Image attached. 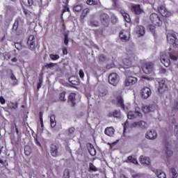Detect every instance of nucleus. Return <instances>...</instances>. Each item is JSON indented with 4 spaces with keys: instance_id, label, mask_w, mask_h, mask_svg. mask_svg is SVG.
<instances>
[{
    "instance_id": "obj_62",
    "label": "nucleus",
    "mask_w": 178,
    "mask_h": 178,
    "mask_svg": "<svg viewBox=\"0 0 178 178\" xmlns=\"http://www.w3.org/2000/svg\"><path fill=\"white\" fill-rule=\"evenodd\" d=\"M11 109H17V104H13L11 106H10Z\"/></svg>"
},
{
    "instance_id": "obj_1",
    "label": "nucleus",
    "mask_w": 178,
    "mask_h": 178,
    "mask_svg": "<svg viewBox=\"0 0 178 178\" xmlns=\"http://www.w3.org/2000/svg\"><path fill=\"white\" fill-rule=\"evenodd\" d=\"M169 56L166 54H161L160 60L165 67H168L170 65V60H177V56L175 55V53L172 51L168 52Z\"/></svg>"
},
{
    "instance_id": "obj_57",
    "label": "nucleus",
    "mask_w": 178,
    "mask_h": 178,
    "mask_svg": "<svg viewBox=\"0 0 178 178\" xmlns=\"http://www.w3.org/2000/svg\"><path fill=\"white\" fill-rule=\"evenodd\" d=\"M74 130H76L74 127L70 128L68 129L69 134H73V133H74Z\"/></svg>"
},
{
    "instance_id": "obj_22",
    "label": "nucleus",
    "mask_w": 178,
    "mask_h": 178,
    "mask_svg": "<svg viewBox=\"0 0 178 178\" xmlns=\"http://www.w3.org/2000/svg\"><path fill=\"white\" fill-rule=\"evenodd\" d=\"M68 81L72 86H79V79L74 76L70 77Z\"/></svg>"
},
{
    "instance_id": "obj_45",
    "label": "nucleus",
    "mask_w": 178,
    "mask_h": 178,
    "mask_svg": "<svg viewBox=\"0 0 178 178\" xmlns=\"http://www.w3.org/2000/svg\"><path fill=\"white\" fill-rule=\"evenodd\" d=\"M90 26H94L95 27H98L99 22H98V21H97V20L92 19L90 22Z\"/></svg>"
},
{
    "instance_id": "obj_61",
    "label": "nucleus",
    "mask_w": 178,
    "mask_h": 178,
    "mask_svg": "<svg viewBox=\"0 0 178 178\" xmlns=\"http://www.w3.org/2000/svg\"><path fill=\"white\" fill-rule=\"evenodd\" d=\"M24 13L26 16H30V11H29V10L24 9Z\"/></svg>"
},
{
    "instance_id": "obj_28",
    "label": "nucleus",
    "mask_w": 178,
    "mask_h": 178,
    "mask_svg": "<svg viewBox=\"0 0 178 178\" xmlns=\"http://www.w3.org/2000/svg\"><path fill=\"white\" fill-rule=\"evenodd\" d=\"M137 33L138 34H139V35H144V34H145V29L144 28V26H138L137 27Z\"/></svg>"
},
{
    "instance_id": "obj_23",
    "label": "nucleus",
    "mask_w": 178,
    "mask_h": 178,
    "mask_svg": "<svg viewBox=\"0 0 178 178\" xmlns=\"http://www.w3.org/2000/svg\"><path fill=\"white\" fill-rule=\"evenodd\" d=\"M8 73H10V78L13 81V86L17 85V79H16L15 74H13V70H9Z\"/></svg>"
},
{
    "instance_id": "obj_24",
    "label": "nucleus",
    "mask_w": 178,
    "mask_h": 178,
    "mask_svg": "<svg viewBox=\"0 0 178 178\" xmlns=\"http://www.w3.org/2000/svg\"><path fill=\"white\" fill-rule=\"evenodd\" d=\"M140 163H143V165H149V158L145 156H140Z\"/></svg>"
},
{
    "instance_id": "obj_6",
    "label": "nucleus",
    "mask_w": 178,
    "mask_h": 178,
    "mask_svg": "<svg viewBox=\"0 0 178 178\" xmlns=\"http://www.w3.org/2000/svg\"><path fill=\"white\" fill-rule=\"evenodd\" d=\"M131 10L135 13V15H141L142 13H144V10L141 8V6L139 4H131Z\"/></svg>"
},
{
    "instance_id": "obj_37",
    "label": "nucleus",
    "mask_w": 178,
    "mask_h": 178,
    "mask_svg": "<svg viewBox=\"0 0 178 178\" xmlns=\"http://www.w3.org/2000/svg\"><path fill=\"white\" fill-rule=\"evenodd\" d=\"M128 161H129L131 163H135L136 165L138 164V161H137V159L133 158V156H129L128 157Z\"/></svg>"
},
{
    "instance_id": "obj_20",
    "label": "nucleus",
    "mask_w": 178,
    "mask_h": 178,
    "mask_svg": "<svg viewBox=\"0 0 178 178\" xmlns=\"http://www.w3.org/2000/svg\"><path fill=\"white\" fill-rule=\"evenodd\" d=\"M12 32L17 35H19L20 33H19V20L16 19L13 25Z\"/></svg>"
},
{
    "instance_id": "obj_19",
    "label": "nucleus",
    "mask_w": 178,
    "mask_h": 178,
    "mask_svg": "<svg viewBox=\"0 0 178 178\" xmlns=\"http://www.w3.org/2000/svg\"><path fill=\"white\" fill-rule=\"evenodd\" d=\"M159 92H165V91L168 90V85H166V82L164 80H162L160 82H159Z\"/></svg>"
},
{
    "instance_id": "obj_56",
    "label": "nucleus",
    "mask_w": 178,
    "mask_h": 178,
    "mask_svg": "<svg viewBox=\"0 0 178 178\" xmlns=\"http://www.w3.org/2000/svg\"><path fill=\"white\" fill-rule=\"evenodd\" d=\"M79 74L81 79H84V72L83 71V70H79Z\"/></svg>"
},
{
    "instance_id": "obj_21",
    "label": "nucleus",
    "mask_w": 178,
    "mask_h": 178,
    "mask_svg": "<svg viewBox=\"0 0 178 178\" xmlns=\"http://www.w3.org/2000/svg\"><path fill=\"white\" fill-rule=\"evenodd\" d=\"M104 133L106 134V136L112 137V136L115 134V129H113L112 127H108L105 129Z\"/></svg>"
},
{
    "instance_id": "obj_50",
    "label": "nucleus",
    "mask_w": 178,
    "mask_h": 178,
    "mask_svg": "<svg viewBox=\"0 0 178 178\" xmlns=\"http://www.w3.org/2000/svg\"><path fill=\"white\" fill-rule=\"evenodd\" d=\"M15 47L16 49H17L18 51H22V43H20V42H16V43H15Z\"/></svg>"
},
{
    "instance_id": "obj_25",
    "label": "nucleus",
    "mask_w": 178,
    "mask_h": 178,
    "mask_svg": "<svg viewBox=\"0 0 178 178\" xmlns=\"http://www.w3.org/2000/svg\"><path fill=\"white\" fill-rule=\"evenodd\" d=\"M154 172L158 178H166V174L161 170H156Z\"/></svg>"
},
{
    "instance_id": "obj_41",
    "label": "nucleus",
    "mask_w": 178,
    "mask_h": 178,
    "mask_svg": "<svg viewBox=\"0 0 178 178\" xmlns=\"http://www.w3.org/2000/svg\"><path fill=\"white\" fill-rule=\"evenodd\" d=\"M49 58L51 60H58L59 59V55L58 54H49Z\"/></svg>"
},
{
    "instance_id": "obj_33",
    "label": "nucleus",
    "mask_w": 178,
    "mask_h": 178,
    "mask_svg": "<svg viewBox=\"0 0 178 178\" xmlns=\"http://www.w3.org/2000/svg\"><path fill=\"white\" fill-rule=\"evenodd\" d=\"M22 2L25 6H31L33 5V0H22Z\"/></svg>"
},
{
    "instance_id": "obj_4",
    "label": "nucleus",
    "mask_w": 178,
    "mask_h": 178,
    "mask_svg": "<svg viewBox=\"0 0 178 178\" xmlns=\"http://www.w3.org/2000/svg\"><path fill=\"white\" fill-rule=\"evenodd\" d=\"M108 82L114 87H116L119 83V76L116 73H111L108 76Z\"/></svg>"
},
{
    "instance_id": "obj_16",
    "label": "nucleus",
    "mask_w": 178,
    "mask_h": 178,
    "mask_svg": "<svg viewBox=\"0 0 178 178\" xmlns=\"http://www.w3.org/2000/svg\"><path fill=\"white\" fill-rule=\"evenodd\" d=\"M100 20L103 24V26H108L109 25V15L106 14V13H103L100 16Z\"/></svg>"
},
{
    "instance_id": "obj_48",
    "label": "nucleus",
    "mask_w": 178,
    "mask_h": 178,
    "mask_svg": "<svg viewBox=\"0 0 178 178\" xmlns=\"http://www.w3.org/2000/svg\"><path fill=\"white\" fill-rule=\"evenodd\" d=\"M135 115L139 116V118H141V116H143V114L140 111V108L138 107L135 108Z\"/></svg>"
},
{
    "instance_id": "obj_9",
    "label": "nucleus",
    "mask_w": 178,
    "mask_h": 178,
    "mask_svg": "<svg viewBox=\"0 0 178 178\" xmlns=\"http://www.w3.org/2000/svg\"><path fill=\"white\" fill-rule=\"evenodd\" d=\"M134 54L133 52L128 53V58H124L123 60V64L124 66H127V67H130L131 66V60L134 59Z\"/></svg>"
},
{
    "instance_id": "obj_32",
    "label": "nucleus",
    "mask_w": 178,
    "mask_h": 178,
    "mask_svg": "<svg viewBox=\"0 0 178 178\" xmlns=\"http://www.w3.org/2000/svg\"><path fill=\"white\" fill-rule=\"evenodd\" d=\"M56 66V63H46L44 65H43L42 69H52V67H55Z\"/></svg>"
},
{
    "instance_id": "obj_31",
    "label": "nucleus",
    "mask_w": 178,
    "mask_h": 178,
    "mask_svg": "<svg viewBox=\"0 0 178 178\" xmlns=\"http://www.w3.org/2000/svg\"><path fill=\"white\" fill-rule=\"evenodd\" d=\"M50 124L51 127L54 129L56 126V121L55 120V115H51L50 116Z\"/></svg>"
},
{
    "instance_id": "obj_8",
    "label": "nucleus",
    "mask_w": 178,
    "mask_h": 178,
    "mask_svg": "<svg viewBox=\"0 0 178 178\" xmlns=\"http://www.w3.org/2000/svg\"><path fill=\"white\" fill-rule=\"evenodd\" d=\"M158 10L163 17H170L172 16V13L168 11L165 6H161L159 7Z\"/></svg>"
},
{
    "instance_id": "obj_2",
    "label": "nucleus",
    "mask_w": 178,
    "mask_h": 178,
    "mask_svg": "<svg viewBox=\"0 0 178 178\" xmlns=\"http://www.w3.org/2000/svg\"><path fill=\"white\" fill-rule=\"evenodd\" d=\"M167 40L170 44H172L174 48L178 47V40L175 33H168Z\"/></svg>"
},
{
    "instance_id": "obj_10",
    "label": "nucleus",
    "mask_w": 178,
    "mask_h": 178,
    "mask_svg": "<svg viewBox=\"0 0 178 178\" xmlns=\"http://www.w3.org/2000/svg\"><path fill=\"white\" fill-rule=\"evenodd\" d=\"M134 127H140V129H142L143 130H144L147 129V127H148V124H147V122H145V121L141 120L136 122H134L131 125V129Z\"/></svg>"
},
{
    "instance_id": "obj_42",
    "label": "nucleus",
    "mask_w": 178,
    "mask_h": 178,
    "mask_svg": "<svg viewBox=\"0 0 178 178\" xmlns=\"http://www.w3.org/2000/svg\"><path fill=\"white\" fill-rule=\"evenodd\" d=\"M42 86V74L39 75V82L38 83V90H40V88Z\"/></svg>"
},
{
    "instance_id": "obj_54",
    "label": "nucleus",
    "mask_w": 178,
    "mask_h": 178,
    "mask_svg": "<svg viewBox=\"0 0 178 178\" xmlns=\"http://www.w3.org/2000/svg\"><path fill=\"white\" fill-rule=\"evenodd\" d=\"M64 44L65 45H67L69 44V36L66 34L65 35Z\"/></svg>"
},
{
    "instance_id": "obj_49",
    "label": "nucleus",
    "mask_w": 178,
    "mask_h": 178,
    "mask_svg": "<svg viewBox=\"0 0 178 178\" xmlns=\"http://www.w3.org/2000/svg\"><path fill=\"white\" fill-rule=\"evenodd\" d=\"M86 3L88 5H98V1L94 0H87Z\"/></svg>"
},
{
    "instance_id": "obj_7",
    "label": "nucleus",
    "mask_w": 178,
    "mask_h": 178,
    "mask_svg": "<svg viewBox=\"0 0 178 178\" xmlns=\"http://www.w3.org/2000/svg\"><path fill=\"white\" fill-rule=\"evenodd\" d=\"M164 145L165 147V152L166 158L167 159H169V158H170V156L173 155V152L172 151V145L168 141H165L164 143Z\"/></svg>"
},
{
    "instance_id": "obj_52",
    "label": "nucleus",
    "mask_w": 178,
    "mask_h": 178,
    "mask_svg": "<svg viewBox=\"0 0 178 178\" xmlns=\"http://www.w3.org/2000/svg\"><path fill=\"white\" fill-rule=\"evenodd\" d=\"M99 60L100 62H105V60H106V56H105V55H104V54H101L99 56Z\"/></svg>"
},
{
    "instance_id": "obj_13",
    "label": "nucleus",
    "mask_w": 178,
    "mask_h": 178,
    "mask_svg": "<svg viewBox=\"0 0 178 178\" xmlns=\"http://www.w3.org/2000/svg\"><path fill=\"white\" fill-rule=\"evenodd\" d=\"M137 83V78L134 76H128L126 78L124 84L125 87H129V86H133Z\"/></svg>"
},
{
    "instance_id": "obj_26",
    "label": "nucleus",
    "mask_w": 178,
    "mask_h": 178,
    "mask_svg": "<svg viewBox=\"0 0 178 178\" xmlns=\"http://www.w3.org/2000/svg\"><path fill=\"white\" fill-rule=\"evenodd\" d=\"M88 152L92 156H94L97 154V150H95V148H94V145L90 144L88 147Z\"/></svg>"
},
{
    "instance_id": "obj_40",
    "label": "nucleus",
    "mask_w": 178,
    "mask_h": 178,
    "mask_svg": "<svg viewBox=\"0 0 178 178\" xmlns=\"http://www.w3.org/2000/svg\"><path fill=\"white\" fill-rule=\"evenodd\" d=\"M127 118L129 120L135 119L136 115H134V113L133 111H129L127 113Z\"/></svg>"
},
{
    "instance_id": "obj_14",
    "label": "nucleus",
    "mask_w": 178,
    "mask_h": 178,
    "mask_svg": "<svg viewBox=\"0 0 178 178\" xmlns=\"http://www.w3.org/2000/svg\"><path fill=\"white\" fill-rule=\"evenodd\" d=\"M158 134L155 131V130H150L148 131L146 134L145 137L147 140H156Z\"/></svg>"
},
{
    "instance_id": "obj_47",
    "label": "nucleus",
    "mask_w": 178,
    "mask_h": 178,
    "mask_svg": "<svg viewBox=\"0 0 178 178\" xmlns=\"http://www.w3.org/2000/svg\"><path fill=\"white\" fill-rule=\"evenodd\" d=\"M11 143L13 145H17L19 144V142L17 140H16V138L13 135L11 136Z\"/></svg>"
},
{
    "instance_id": "obj_5",
    "label": "nucleus",
    "mask_w": 178,
    "mask_h": 178,
    "mask_svg": "<svg viewBox=\"0 0 178 178\" xmlns=\"http://www.w3.org/2000/svg\"><path fill=\"white\" fill-rule=\"evenodd\" d=\"M143 70L145 74H149L154 72V64L152 63H147L144 65Z\"/></svg>"
},
{
    "instance_id": "obj_53",
    "label": "nucleus",
    "mask_w": 178,
    "mask_h": 178,
    "mask_svg": "<svg viewBox=\"0 0 178 178\" xmlns=\"http://www.w3.org/2000/svg\"><path fill=\"white\" fill-rule=\"evenodd\" d=\"M111 23H113V24H116V23H118V17H116V16L111 17Z\"/></svg>"
},
{
    "instance_id": "obj_30",
    "label": "nucleus",
    "mask_w": 178,
    "mask_h": 178,
    "mask_svg": "<svg viewBox=\"0 0 178 178\" xmlns=\"http://www.w3.org/2000/svg\"><path fill=\"white\" fill-rule=\"evenodd\" d=\"M33 150L31 149V147L26 145L24 147V154L26 155V156H29L31 154V152Z\"/></svg>"
},
{
    "instance_id": "obj_29",
    "label": "nucleus",
    "mask_w": 178,
    "mask_h": 178,
    "mask_svg": "<svg viewBox=\"0 0 178 178\" xmlns=\"http://www.w3.org/2000/svg\"><path fill=\"white\" fill-rule=\"evenodd\" d=\"M117 101H118V105H120V106L122 109H124V101L123 100V97H122L121 96H118L117 97Z\"/></svg>"
},
{
    "instance_id": "obj_64",
    "label": "nucleus",
    "mask_w": 178,
    "mask_h": 178,
    "mask_svg": "<svg viewBox=\"0 0 178 178\" xmlns=\"http://www.w3.org/2000/svg\"><path fill=\"white\" fill-rule=\"evenodd\" d=\"M175 133L176 136H178V128H177V126L175 127Z\"/></svg>"
},
{
    "instance_id": "obj_35",
    "label": "nucleus",
    "mask_w": 178,
    "mask_h": 178,
    "mask_svg": "<svg viewBox=\"0 0 178 178\" xmlns=\"http://www.w3.org/2000/svg\"><path fill=\"white\" fill-rule=\"evenodd\" d=\"M89 169H90V170H92V172L98 171V168H97V167H95V165L92 164V163H89Z\"/></svg>"
},
{
    "instance_id": "obj_3",
    "label": "nucleus",
    "mask_w": 178,
    "mask_h": 178,
    "mask_svg": "<svg viewBox=\"0 0 178 178\" xmlns=\"http://www.w3.org/2000/svg\"><path fill=\"white\" fill-rule=\"evenodd\" d=\"M150 21L154 26H162V20L156 13H152L149 16Z\"/></svg>"
},
{
    "instance_id": "obj_59",
    "label": "nucleus",
    "mask_w": 178,
    "mask_h": 178,
    "mask_svg": "<svg viewBox=\"0 0 178 178\" xmlns=\"http://www.w3.org/2000/svg\"><path fill=\"white\" fill-rule=\"evenodd\" d=\"M173 111H178V102H175L172 107Z\"/></svg>"
},
{
    "instance_id": "obj_11",
    "label": "nucleus",
    "mask_w": 178,
    "mask_h": 178,
    "mask_svg": "<svg viewBox=\"0 0 178 178\" xmlns=\"http://www.w3.org/2000/svg\"><path fill=\"white\" fill-rule=\"evenodd\" d=\"M151 94H152V92H151V89L148 87H145L141 90V97L143 99L149 98V97H151Z\"/></svg>"
},
{
    "instance_id": "obj_46",
    "label": "nucleus",
    "mask_w": 178,
    "mask_h": 178,
    "mask_svg": "<svg viewBox=\"0 0 178 178\" xmlns=\"http://www.w3.org/2000/svg\"><path fill=\"white\" fill-rule=\"evenodd\" d=\"M113 118H117L118 119H120V111H115L113 113Z\"/></svg>"
},
{
    "instance_id": "obj_27",
    "label": "nucleus",
    "mask_w": 178,
    "mask_h": 178,
    "mask_svg": "<svg viewBox=\"0 0 178 178\" xmlns=\"http://www.w3.org/2000/svg\"><path fill=\"white\" fill-rule=\"evenodd\" d=\"M69 101L72 104V106H74L76 105V94L75 93H71L69 96Z\"/></svg>"
},
{
    "instance_id": "obj_43",
    "label": "nucleus",
    "mask_w": 178,
    "mask_h": 178,
    "mask_svg": "<svg viewBox=\"0 0 178 178\" xmlns=\"http://www.w3.org/2000/svg\"><path fill=\"white\" fill-rule=\"evenodd\" d=\"M70 171L69 169H66L64 170L63 178H70Z\"/></svg>"
},
{
    "instance_id": "obj_51",
    "label": "nucleus",
    "mask_w": 178,
    "mask_h": 178,
    "mask_svg": "<svg viewBox=\"0 0 178 178\" xmlns=\"http://www.w3.org/2000/svg\"><path fill=\"white\" fill-rule=\"evenodd\" d=\"M149 29L152 33V34H155V25H149Z\"/></svg>"
},
{
    "instance_id": "obj_18",
    "label": "nucleus",
    "mask_w": 178,
    "mask_h": 178,
    "mask_svg": "<svg viewBox=\"0 0 178 178\" xmlns=\"http://www.w3.org/2000/svg\"><path fill=\"white\" fill-rule=\"evenodd\" d=\"M142 111L144 113H149V112H154L155 111V106L154 105L143 106Z\"/></svg>"
},
{
    "instance_id": "obj_36",
    "label": "nucleus",
    "mask_w": 178,
    "mask_h": 178,
    "mask_svg": "<svg viewBox=\"0 0 178 178\" xmlns=\"http://www.w3.org/2000/svg\"><path fill=\"white\" fill-rule=\"evenodd\" d=\"M170 172H171L172 176V178H177V177H178V173H177V172L176 171V169H175V168H171Z\"/></svg>"
},
{
    "instance_id": "obj_12",
    "label": "nucleus",
    "mask_w": 178,
    "mask_h": 178,
    "mask_svg": "<svg viewBox=\"0 0 178 178\" xmlns=\"http://www.w3.org/2000/svg\"><path fill=\"white\" fill-rule=\"evenodd\" d=\"M50 154L51 156H54V158L59 156V146L52 144L51 145Z\"/></svg>"
},
{
    "instance_id": "obj_15",
    "label": "nucleus",
    "mask_w": 178,
    "mask_h": 178,
    "mask_svg": "<svg viewBox=\"0 0 178 178\" xmlns=\"http://www.w3.org/2000/svg\"><path fill=\"white\" fill-rule=\"evenodd\" d=\"M27 44L30 49H34L35 48V38L33 36V35H31L29 37Z\"/></svg>"
},
{
    "instance_id": "obj_17",
    "label": "nucleus",
    "mask_w": 178,
    "mask_h": 178,
    "mask_svg": "<svg viewBox=\"0 0 178 178\" xmlns=\"http://www.w3.org/2000/svg\"><path fill=\"white\" fill-rule=\"evenodd\" d=\"M120 38L122 41H129L130 39V33L127 31H123L120 33Z\"/></svg>"
},
{
    "instance_id": "obj_38",
    "label": "nucleus",
    "mask_w": 178,
    "mask_h": 178,
    "mask_svg": "<svg viewBox=\"0 0 178 178\" xmlns=\"http://www.w3.org/2000/svg\"><path fill=\"white\" fill-rule=\"evenodd\" d=\"M122 16H123L125 22H127V23H130V15H129V14L124 13L122 14Z\"/></svg>"
},
{
    "instance_id": "obj_60",
    "label": "nucleus",
    "mask_w": 178,
    "mask_h": 178,
    "mask_svg": "<svg viewBox=\"0 0 178 178\" xmlns=\"http://www.w3.org/2000/svg\"><path fill=\"white\" fill-rule=\"evenodd\" d=\"M129 126V120H127L124 124V133L126 131V128Z\"/></svg>"
},
{
    "instance_id": "obj_63",
    "label": "nucleus",
    "mask_w": 178,
    "mask_h": 178,
    "mask_svg": "<svg viewBox=\"0 0 178 178\" xmlns=\"http://www.w3.org/2000/svg\"><path fill=\"white\" fill-rule=\"evenodd\" d=\"M63 55H67V49L64 48L63 49Z\"/></svg>"
},
{
    "instance_id": "obj_44",
    "label": "nucleus",
    "mask_w": 178,
    "mask_h": 178,
    "mask_svg": "<svg viewBox=\"0 0 178 178\" xmlns=\"http://www.w3.org/2000/svg\"><path fill=\"white\" fill-rule=\"evenodd\" d=\"M65 95H66V92H62L60 94V97H59L60 100V101H63V102L66 101Z\"/></svg>"
},
{
    "instance_id": "obj_58",
    "label": "nucleus",
    "mask_w": 178,
    "mask_h": 178,
    "mask_svg": "<svg viewBox=\"0 0 178 178\" xmlns=\"http://www.w3.org/2000/svg\"><path fill=\"white\" fill-rule=\"evenodd\" d=\"M0 102L2 104V105L5 104L6 101L5 100V98L1 96L0 97Z\"/></svg>"
},
{
    "instance_id": "obj_55",
    "label": "nucleus",
    "mask_w": 178,
    "mask_h": 178,
    "mask_svg": "<svg viewBox=\"0 0 178 178\" xmlns=\"http://www.w3.org/2000/svg\"><path fill=\"white\" fill-rule=\"evenodd\" d=\"M106 94H108V91L104 90L102 92H99V97H105V95H106Z\"/></svg>"
},
{
    "instance_id": "obj_39",
    "label": "nucleus",
    "mask_w": 178,
    "mask_h": 178,
    "mask_svg": "<svg viewBox=\"0 0 178 178\" xmlns=\"http://www.w3.org/2000/svg\"><path fill=\"white\" fill-rule=\"evenodd\" d=\"M83 9V6L81 5L74 6L73 8V10L74 12H80Z\"/></svg>"
},
{
    "instance_id": "obj_34",
    "label": "nucleus",
    "mask_w": 178,
    "mask_h": 178,
    "mask_svg": "<svg viewBox=\"0 0 178 178\" xmlns=\"http://www.w3.org/2000/svg\"><path fill=\"white\" fill-rule=\"evenodd\" d=\"M89 13H90V10L88 8L84 9L81 15V19H84V17H86Z\"/></svg>"
}]
</instances>
